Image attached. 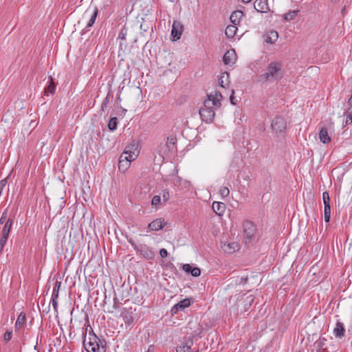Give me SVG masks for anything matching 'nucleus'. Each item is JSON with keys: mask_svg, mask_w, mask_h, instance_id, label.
Wrapping results in <instances>:
<instances>
[{"mask_svg": "<svg viewBox=\"0 0 352 352\" xmlns=\"http://www.w3.org/2000/svg\"><path fill=\"white\" fill-rule=\"evenodd\" d=\"M223 98L222 94L219 91H214L207 95V99L204 102V106L212 109L215 111L221 107V101Z\"/></svg>", "mask_w": 352, "mask_h": 352, "instance_id": "3", "label": "nucleus"}, {"mask_svg": "<svg viewBox=\"0 0 352 352\" xmlns=\"http://www.w3.org/2000/svg\"><path fill=\"white\" fill-rule=\"evenodd\" d=\"M213 211L219 216H222L226 210V205L222 202L214 201L212 204Z\"/></svg>", "mask_w": 352, "mask_h": 352, "instance_id": "22", "label": "nucleus"}, {"mask_svg": "<svg viewBox=\"0 0 352 352\" xmlns=\"http://www.w3.org/2000/svg\"><path fill=\"white\" fill-rule=\"evenodd\" d=\"M286 121L280 117L275 118L271 124V127L274 132L278 133L283 132L286 129Z\"/></svg>", "mask_w": 352, "mask_h": 352, "instance_id": "6", "label": "nucleus"}, {"mask_svg": "<svg viewBox=\"0 0 352 352\" xmlns=\"http://www.w3.org/2000/svg\"><path fill=\"white\" fill-rule=\"evenodd\" d=\"M319 138L320 140L323 144H329L331 142V138L328 134L327 129L326 128H322L319 133Z\"/></svg>", "mask_w": 352, "mask_h": 352, "instance_id": "24", "label": "nucleus"}, {"mask_svg": "<svg viewBox=\"0 0 352 352\" xmlns=\"http://www.w3.org/2000/svg\"><path fill=\"white\" fill-rule=\"evenodd\" d=\"M322 200L324 206L330 205V197L328 192L325 191L322 193Z\"/></svg>", "mask_w": 352, "mask_h": 352, "instance_id": "36", "label": "nucleus"}, {"mask_svg": "<svg viewBox=\"0 0 352 352\" xmlns=\"http://www.w3.org/2000/svg\"><path fill=\"white\" fill-rule=\"evenodd\" d=\"M243 16V13L242 11L236 10L231 14L230 19L232 24L237 25L240 23Z\"/></svg>", "mask_w": 352, "mask_h": 352, "instance_id": "20", "label": "nucleus"}, {"mask_svg": "<svg viewBox=\"0 0 352 352\" xmlns=\"http://www.w3.org/2000/svg\"><path fill=\"white\" fill-rule=\"evenodd\" d=\"M278 38V34L276 31L271 30L269 31L265 35V41L266 43L270 44H274Z\"/></svg>", "mask_w": 352, "mask_h": 352, "instance_id": "21", "label": "nucleus"}, {"mask_svg": "<svg viewBox=\"0 0 352 352\" xmlns=\"http://www.w3.org/2000/svg\"><path fill=\"white\" fill-rule=\"evenodd\" d=\"M127 34V30L123 28L119 34L118 38L121 40H125Z\"/></svg>", "mask_w": 352, "mask_h": 352, "instance_id": "41", "label": "nucleus"}, {"mask_svg": "<svg viewBox=\"0 0 352 352\" xmlns=\"http://www.w3.org/2000/svg\"><path fill=\"white\" fill-rule=\"evenodd\" d=\"M184 30V27L181 22L177 21H174L172 25L171 30V36L173 38L174 41L178 40L180 38Z\"/></svg>", "mask_w": 352, "mask_h": 352, "instance_id": "13", "label": "nucleus"}, {"mask_svg": "<svg viewBox=\"0 0 352 352\" xmlns=\"http://www.w3.org/2000/svg\"><path fill=\"white\" fill-rule=\"evenodd\" d=\"M244 3H249L251 1V0H242Z\"/></svg>", "mask_w": 352, "mask_h": 352, "instance_id": "49", "label": "nucleus"}, {"mask_svg": "<svg viewBox=\"0 0 352 352\" xmlns=\"http://www.w3.org/2000/svg\"><path fill=\"white\" fill-rule=\"evenodd\" d=\"M192 344V342L191 340H188L185 345H180L179 346V349H177V352H179V351L180 352H188L190 349Z\"/></svg>", "mask_w": 352, "mask_h": 352, "instance_id": "30", "label": "nucleus"}, {"mask_svg": "<svg viewBox=\"0 0 352 352\" xmlns=\"http://www.w3.org/2000/svg\"><path fill=\"white\" fill-rule=\"evenodd\" d=\"M60 286H61V282L56 280L54 284V288H53L52 297H54V298H58V294H59V290H60Z\"/></svg>", "mask_w": 352, "mask_h": 352, "instance_id": "28", "label": "nucleus"}, {"mask_svg": "<svg viewBox=\"0 0 352 352\" xmlns=\"http://www.w3.org/2000/svg\"><path fill=\"white\" fill-rule=\"evenodd\" d=\"M6 185V180L3 179L0 182V197L1 196L2 192Z\"/></svg>", "mask_w": 352, "mask_h": 352, "instance_id": "44", "label": "nucleus"}, {"mask_svg": "<svg viewBox=\"0 0 352 352\" xmlns=\"http://www.w3.org/2000/svg\"><path fill=\"white\" fill-rule=\"evenodd\" d=\"M183 270L186 273H190L192 276L197 277L201 274V270L199 267H192L190 264H185L183 265Z\"/></svg>", "mask_w": 352, "mask_h": 352, "instance_id": "19", "label": "nucleus"}, {"mask_svg": "<svg viewBox=\"0 0 352 352\" xmlns=\"http://www.w3.org/2000/svg\"><path fill=\"white\" fill-rule=\"evenodd\" d=\"M352 123V107H349L346 111V124H349Z\"/></svg>", "mask_w": 352, "mask_h": 352, "instance_id": "34", "label": "nucleus"}, {"mask_svg": "<svg viewBox=\"0 0 352 352\" xmlns=\"http://www.w3.org/2000/svg\"><path fill=\"white\" fill-rule=\"evenodd\" d=\"M160 255L162 258H166L168 255V252L166 249L162 248L160 250Z\"/></svg>", "mask_w": 352, "mask_h": 352, "instance_id": "45", "label": "nucleus"}, {"mask_svg": "<svg viewBox=\"0 0 352 352\" xmlns=\"http://www.w3.org/2000/svg\"><path fill=\"white\" fill-rule=\"evenodd\" d=\"M12 220L11 219H8L3 228L1 236L8 238V235L12 228Z\"/></svg>", "mask_w": 352, "mask_h": 352, "instance_id": "26", "label": "nucleus"}, {"mask_svg": "<svg viewBox=\"0 0 352 352\" xmlns=\"http://www.w3.org/2000/svg\"><path fill=\"white\" fill-rule=\"evenodd\" d=\"M134 309L132 307L122 309L120 316L122 318L126 326H130L134 321Z\"/></svg>", "mask_w": 352, "mask_h": 352, "instance_id": "9", "label": "nucleus"}, {"mask_svg": "<svg viewBox=\"0 0 352 352\" xmlns=\"http://www.w3.org/2000/svg\"><path fill=\"white\" fill-rule=\"evenodd\" d=\"M105 345L106 344L97 337L89 338L88 341L85 339L83 341V346L87 352H96V350L99 352H105Z\"/></svg>", "mask_w": 352, "mask_h": 352, "instance_id": "4", "label": "nucleus"}, {"mask_svg": "<svg viewBox=\"0 0 352 352\" xmlns=\"http://www.w3.org/2000/svg\"><path fill=\"white\" fill-rule=\"evenodd\" d=\"M118 125L117 118H111L108 123V128L110 131H114L116 129Z\"/></svg>", "mask_w": 352, "mask_h": 352, "instance_id": "32", "label": "nucleus"}, {"mask_svg": "<svg viewBox=\"0 0 352 352\" xmlns=\"http://www.w3.org/2000/svg\"><path fill=\"white\" fill-rule=\"evenodd\" d=\"M190 305V300L189 298H184L173 306L170 310L171 314H176L179 310H184L185 308L188 307Z\"/></svg>", "mask_w": 352, "mask_h": 352, "instance_id": "15", "label": "nucleus"}, {"mask_svg": "<svg viewBox=\"0 0 352 352\" xmlns=\"http://www.w3.org/2000/svg\"><path fill=\"white\" fill-rule=\"evenodd\" d=\"M338 1V0H331V1H332V2H336V1Z\"/></svg>", "mask_w": 352, "mask_h": 352, "instance_id": "50", "label": "nucleus"}, {"mask_svg": "<svg viewBox=\"0 0 352 352\" xmlns=\"http://www.w3.org/2000/svg\"><path fill=\"white\" fill-rule=\"evenodd\" d=\"M98 10L96 6L89 7L85 12L84 16H89V21L86 28L88 29L93 26L98 15Z\"/></svg>", "mask_w": 352, "mask_h": 352, "instance_id": "8", "label": "nucleus"}, {"mask_svg": "<svg viewBox=\"0 0 352 352\" xmlns=\"http://www.w3.org/2000/svg\"><path fill=\"white\" fill-rule=\"evenodd\" d=\"M131 246L138 252L142 256L146 259H153L155 256V252L150 247L144 244L137 245L131 239L129 240Z\"/></svg>", "mask_w": 352, "mask_h": 352, "instance_id": "5", "label": "nucleus"}, {"mask_svg": "<svg viewBox=\"0 0 352 352\" xmlns=\"http://www.w3.org/2000/svg\"><path fill=\"white\" fill-rule=\"evenodd\" d=\"M6 213L3 212L1 217L0 218V223H3L6 219Z\"/></svg>", "mask_w": 352, "mask_h": 352, "instance_id": "47", "label": "nucleus"}, {"mask_svg": "<svg viewBox=\"0 0 352 352\" xmlns=\"http://www.w3.org/2000/svg\"><path fill=\"white\" fill-rule=\"evenodd\" d=\"M8 238L1 236L0 239V254L2 252L3 248L7 242Z\"/></svg>", "mask_w": 352, "mask_h": 352, "instance_id": "40", "label": "nucleus"}, {"mask_svg": "<svg viewBox=\"0 0 352 352\" xmlns=\"http://www.w3.org/2000/svg\"><path fill=\"white\" fill-rule=\"evenodd\" d=\"M324 341H326L324 338L323 339H319L318 340H317L315 343H314V345L316 348V351L317 352H320V351H325L327 350V348H324Z\"/></svg>", "mask_w": 352, "mask_h": 352, "instance_id": "29", "label": "nucleus"}, {"mask_svg": "<svg viewBox=\"0 0 352 352\" xmlns=\"http://www.w3.org/2000/svg\"><path fill=\"white\" fill-rule=\"evenodd\" d=\"M230 74L224 72L220 74L218 78L219 85L223 89H227L230 85Z\"/></svg>", "mask_w": 352, "mask_h": 352, "instance_id": "17", "label": "nucleus"}, {"mask_svg": "<svg viewBox=\"0 0 352 352\" xmlns=\"http://www.w3.org/2000/svg\"><path fill=\"white\" fill-rule=\"evenodd\" d=\"M56 89V85L54 83L52 78H50V83L48 85L47 88L45 89V93L49 92L51 94H53Z\"/></svg>", "mask_w": 352, "mask_h": 352, "instance_id": "35", "label": "nucleus"}, {"mask_svg": "<svg viewBox=\"0 0 352 352\" xmlns=\"http://www.w3.org/2000/svg\"><path fill=\"white\" fill-rule=\"evenodd\" d=\"M345 329L342 323L338 322L336 327L333 330V333L336 337L341 338L344 336Z\"/></svg>", "mask_w": 352, "mask_h": 352, "instance_id": "25", "label": "nucleus"}, {"mask_svg": "<svg viewBox=\"0 0 352 352\" xmlns=\"http://www.w3.org/2000/svg\"><path fill=\"white\" fill-rule=\"evenodd\" d=\"M166 223L163 219H157L148 225V228L152 231H158L162 230Z\"/></svg>", "mask_w": 352, "mask_h": 352, "instance_id": "16", "label": "nucleus"}, {"mask_svg": "<svg viewBox=\"0 0 352 352\" xmlns=\"http://www.w3.org/2000/svg\"><path fill=\"white\" fill-rule=\"evenodd\" d=\"M247 299L248 300V301L250 302L249 305L250 306L251 303L254 301V298L252 296H250L247 297Z\"/></svg>", "mask_w": 352, "mask_h": 352, "instance_id": "48", "label": "nucleus"}, {"mask_svg": "<svg viewBox=\"0 0 352 352\" xmlns=\"http://www.w3.org/2000/svg\"><path fill=\"white\" fill-rule=\"evenodd\" d=\"M324 221L328 223L330 221L331 217V206L330 205H326L324 206Z\"/></svg>", "mask_w": 352, "mask_h": 352, "instance_id": "31", "label": "nucleus"}, {"mask_svg": "<svg viewBox=\"0 0 352 352\" xmlns=\"http://www.w3.org/2000/svg\"><path fill=\"white\" fill-rule=\"evenodd\" d=\"M234 89H230V101L232 104H236V100L234 97Z\"/></svg>", "mask_w": 352, "mask_h": 352, "instance_id": "42", "label": "nucleus"}, {"mask_svg": "<svg viewBox=\"0 0 352 352\" xmlns=\"http://www.w3.org/2000/svg\"><path fill=\"white\" fill-rule=\"evenodd\" d=\"M57 299L58 298H54V297H52V300H51L53 309H54V311L56 313H58V301H57Z\"/></svg>", "mask_w": 352, "mask_h": 352, "instance_id": "39", "label": "nucleus"}, {"mask_svg": "<svg viewBox=\"0 0 352 352\" xmlns=\"http://www.w3.org/2000/svg\"><path fill=\"white\" fill-rule=\"evenodd\" d=\"M229 193H230V190L228 189V188L227 187H223L221 190H220V194L222 197H228L229 195Z\"/></svg>", "mask_w": 352, "mask_h": 352, "instance_id": "38", "label": "nucleus"}, {"mask_svg": "<svg viewBox=\"0 0 352 352\" xmlns=\"http://www.w3.org/2000/svg\"><path fill=\"white\" fill-rule=\"evenodd\" d=\"M138 153L136 144H133L131 148L128 147L120 157L118 164L120 171L125 173L129 168L131 162L138 157Z\"/></svg>", "mask_w": 352, "mask_h": 352, "instance_id": "2", "label": "nucleus"}, {"mask_svg": "<svg viewBox=\"0 0 352 352\" xmlns=\"http://www.w3.org/2000/svg\"><path fill=\"white\" fill-rule=\"evenodd\" d=\"M236 60V54L234 50L227 51L223 57V61L226 65H232Z\"/></svg>", "mask_w": 352, "mask_h": 352, "instance_id": "18", "label": "nucleus"}, {"mask_svg": "<svg viewBox=\"0 0 352 352\" xmlns=\"http://www.w3.org/2000/svg\"><path fill=\"white\" fill-rule=\"evenodd\" d=\"M208 109L206 107L203 106L199 109V115L203 121L206 123H210L213 121L215 116V111L210 108Z\"/></svg>", "mask_w": 352, "mask_h": 352, "instance_id": "7", "label": "nucleus"}, {"mask_svg": "<svg viewBox=\"0 0 352 352\" xmlns=\"http://www.w3.org/2000/svg\"><path fill=\"white\" fill-rule=\"evenodd\" d=\"M254 8L261 13H267L270 10L267 0H256L254 3Z\"/></svg>", "mask_w": 352, "mask_h": 352, "instance_id": "14", "label": "nucleus"}, {"mask_svg": "<svg viewBox=\"0 0 352 352\" xmlns=\"http://www.w3.org/2000/svg\"><path fill=\"white\" fill-rule=\"evenodd\" d=\"M26 325V316L24 312H21L15 322V332L16 334L21 336Z\"/></svg>", "mask_w": 352, "mask_h": 352, "instance_id": "10", "label": "nucleus"}, {"mask_svg": "<svg viewBox=\"0 0 352 352\" xmlns=\"http://www.w3.org/2000/svg\"><path fill=\"white\" fill-rule=\"evenodd\" d=\"M161 202V197L160 196L155 195L153 197L151 200V204L155 206V208L158 207Z\"/></svg>", "mask_w": 352, "mask_h": 352, "instance_id": "37", "label": "nucleus"}, {"mask_svg": "<svg viewBox=\"0 0 352 352\" xmlns=\"http://www.w3.org/2000/svg\"><path fill=\"white\" fill-rule=\"evenodd\" d=\"M298 12H299V10H290V11L286 12L285 14H284L283 16V18L287 21H290L294 19L297 16Z\"/></svg>", "mask_w": 352, "mask_h": 352, "instance_id": "27", "label": "nucleus"}, {"mask_svg": "<svg viewBox=\"0 0 352 352\" xmlns=\"http://www.w3.org/2000/svg\"><path fill=\"white\" fill-rule=\"evenodd\" d=\"M221 248L225 253L232 254L239 250V245L236 242L222 241Z\"/></svg>", "mask_w": 352, "mask_h": 352, "instance_id": "11", "label": "nucleus"}, {"mask_svg": "<svg viewBox=\"0 0 352 352\" xmlns=\"http://www.w3.org/2000/svg\"><path fill=\"white\" fill-rule=\"evenodd\" d=\"M237 30L236 25L232 24L228 25L225 30V34L228 38H232L236 35Z\"/></svg>", "mask_w": 352, "mask_h": 352, "instance_id": "23", "label": "nucleus"}, {"mask_svg": "<svg viewBox=\"0 0 352 352\" xmlns=\"http://www.w3.org/2000/svg\"><path fill=\"white\" fill-rule=\"evenodd\" d=\"M169 198V192L168 190H165L163 192V199H164V201H168Z\"/></svg>", "mask_w": 352, "mask_h": 352, "instance_id": "46", "label": "nucleus"}, {"mask_svg": "<svg viewBox=\"0 0 352 352\" xmlns=\"http://www.w3.org/2000/svg\"><path fill=\"white\" fill-rule=\"evenodd\" d=\"M283 64L280 61L271 62L265 72L260 75L259 80L265 82H274L280 80L283 77Z\"/></svg>", "mask_w": 352, "mask_h": 352, "instance_id": "1", "label": "nucleus"}, {"mask_svg": "<svg viewBox=\"0 0 352 352\" xmlns=\"http://www.w3.org/2000/svg\"><path fill=\"white\" fill-rule=\"evenodd\" d=\"M243 232L245 237L248 240H251L254 237L256 232V227L254 224L249 221L244 222Z\"/></svg>", "mask_w": 352, "mask_h": 352, "instance_id": "12", "label": "nucleus"}, {"mask_svg": "<svg viewBox=\"0 0 352 352\" xmlns=\"http://www.w3.org/2000/svg\"><path fill=\"white\" fill-rule=\"evenodd\" d=\"M109 102V94H107V97L104 98V100L102 102V110H104V107L107 106V104Z\"/></svg>", "mask_w": 352, "mask_h": 352, "instance_id": "43", "label": "nucleus"}, {"mask_svg": "<svg viewBox=\"0 0 352 352\" xmlns=\"http://www.w3.org/2000/svg\"><path fill=\"white\" fill-rule=\"evenodd\" d=\"M13 331L12 329H8L3 334V341L8 342L12 338Z\"/></svg>", "mask_w": 352, "mask_h": 352, "instance_id": "33", "label": "nucleus"}]
</instances>
